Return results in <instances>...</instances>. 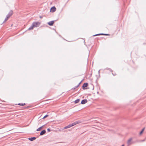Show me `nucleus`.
<instances>
[{
    "label": "nucleus",
    "instance_id": "nucleus-1",
    "mask_svg": "<svg viewBox=\"0 0 146 146\" xmlns=\"http://www.w3.org/2000/svg\"><path fill=\"white\" fill-rule=\"evenodd\" d=\"M80 122L78 121H76L74 122L69 124L68 125L65 127L64 128H70V127L74 126V125Z\"/></svg>",
    "mask_w": 146,
    "mask_h": 146
},
{
    "label": "nucleus",
    "instance_id": "nucleus-2",
    "mask_svg": "<svg viewBox=\"0 0 146 146\" xmlns=\"http://www.w3.org/2000/svg\"><path fill=\"white\" fill-rule=\"evenodd\" d=\"M40 23L39 22H33L32 24L34 27H38L40 25Z\"/></svg>",
    "mask_w": 146,
    "mask_h": 146
},
{
    "label": "nucleus",
    "instance_id": "nucleus-3",
    "mask_svg": "<svg viewBox=\"0 0 146 146\" xmlns=\"http://www.w3.org/2000/svg\"><path fill=\"white\" fill-rule=\"evenodd\" d=\"M88 83H84L82 86V88L83 89H85V87H87L88 86Z\"/></svg>",
    "mask_w": 146,
    "mask_h": 146
},
{
    "label": "nucleus",
    "instance_id": "nucleus-4",
    "mask_svg": "<svg viewBox=\"0 0 146 146\" xmlns=\"http://www.w3.org/2000/svg\"><path fill=\"white\" fill-rule=\"evenodd\" d=\"M88 102V100L86 99H84L82 100L81 102V104H84L87 103Z\"/></svg>",
    "mask_w": 146,
    "mask_h": 146
},
{
    "label": "nucleus",
    "instance_id": "nucleus-5",
    "mask_svg": "<svg viewBox=\"0 0 146 146\" xmlns=\"http://www.w3.org/2000/svg\"><path fill=\"white\" fill-rule=\"evenodd\" d=\"M56 10V8L54 7H52L50 9V11L52 12H53Z\"/></svg>",
    "mask_w": 146,
    "mask_h": 146
},
{
    "label": "nucleus",
    "instance_id": "nucleus-6",
    "mask_svg": "<svg viewBox=\"0 0 146 146\" xmlns=\"http://www.w3.org/2000/svg\"><path fill=\"white\" fill-rule=\"evenodd\" d=\"M54 21H50L48 23V24L50 26H52L54 24Z\"/></svg>",
    "mask_w": 146,
    "mask_h": 146
},
{
    "label": "nucleus",
    "instance_id": "nucleus-7",
    "mask_svg": "<svg viewBox=\"0 0 146 146\" xmlns=\"http://www.w3.org/2000/svg\"><path fill=\"white\" fill-rule=\"evenodd\" d=\"M13 14V11H11L9 12V14L7 16L9 17H10Z\"/></svg>",
    "mask_w": 146,
    "mask_h": 146
},
{
    "label": "nucleus",
    "instance_id": "nucleus-8",
    "mask_svg": "<svg viewBox=\"0 0 146 146\" xmlns=\"http://www.w3.org/2000/svg\"><path fill=\"white\" fill-rule=\"evenodd\" d=\"M45 133H46V131L45 130H43L40 133V135H44V134Z\"/></svg>",
    "mask_w": 146,
    "mask_h": 146
},
{
    "label": "nucleus",
    "instance_id": "nucleus-9",
    "mask_svg": "<svg viewBox=\"0 0 146 146\" xmlns=\"http://www.w3.org/2000/svg\"><path fill=\"white\" fill-rule=\"evenodd\" d=\"M29 139L31 141H33L35 140L36 139L35 137H30L29 138Z\"/></svg>",
    "mask_w": 146,
    "mask_h": 146
},
{
    "label": "nucleus",
    "instance_id": "nucleus-10",
    "mask_svg": "<svg viewBox=\"0 0 146 146\" xmlns=\"http://www.w3.org/2000/svg\"><path fill=\"white\" fill-rule=\"evenodd\" d=\"M132 140V138H131L129 139L127 141V144L128 145H129L130 144Z\"/></svg>",
    "mask_w": 146,
    "mask_h": 146
},
{
    "label": "nucleus",
    "instance_id": "nucleus-11",
    "mask_svg": "<svg viewBox=\"0 0 146 146\" xmlns=\"http://www.w3.org/2000/svg\"><path fill=\"white\" fill-rule=\"evenodd\" d=\"M34 27L33 26V25L32 24V25L28 29V30H30L33 29Z\"/></svg>",
    "mask_w": 146,
    "mask_h": 146
},
{
    "label": "nucleus",
    "instance_id": "nucleus-12",
    "mask_svg": "<svg viewBox=\"0 0 146 146\" xmlns=\"http://www.w3.org/2000/svg\"><path fill=\"white\" fill-rule=\"evenodd\" d=\"M80 99H77L76 100H75L74 101V103L75 104H77V103H78V102H79V101H80Z\"/></svg>",
    "mask_w": 146,
    "mask_h": 146
},
{
    "label": "nucleus",
    "instance_id": "nucleus-13",
    "mask_svg": "<svg viewBox=\"0 0 146 146\" xmlns=\"http://www.w3.org/2000/svg\"><path fill=\"white\" fill-rule=\"evenodd\" d=\"M25 103H19L18 105L19 106H23L25 105Z\"/></svg>",
    "mask_w": 146,
    "mask_h": 146
},
{
    "label": "nucleus",
    "instance_id": "nucleus-14",
    "mask_svg": "<svg viewBox=\"0 0 146 146\" xmlns=\"http://www.w3.org/2000/svg\"><path fill=\"white\" fill-rule=\"evenodd\" d=\"M9 18V17L7 16L6 18L5 19L4 21L3 22V23L5 22L6 21H7Z\"/></svg>",
    "mask_w": 146,
    "mask_h": 146
},
{
    "label": "nucleus",
    "instance_id": "nucleus-15",
    "mask_svg": "<svg viewBox=\"0 0 146 146\" xmlns=\"http://www.w3.org/2000/svg\"><path fill=\"white\" fill-rule=\"evenodd\" d=\"M144 129H145V128L143 129L142 130L140 131V132L139 133L140 135H141L142 133L144 131Z\"/></svg>",
    "mask_w": 146,
    "mask_h": 146
},
{
    "label": "nucleus",
    "instance_id": "nucleus-16",
    "mask_svg": "<svg viewBox=\"0 0 146 146\" xmlns=\"http://www.w3.org/2000/svg\"><path fill=\"white\" fill-rule=\"evenodd\" d=\"M101 35H102V33H99V34H96L95 35H93V36H95Z\"/></svg>",
    "mask_w": 146,
    "mask_h": 146
},
{
    "label": "nucleus",
    "instance_id": "nucleus-17",
    "mask_svg": "<svg viewBox=\"0 0 146 146\" xmlns=\"http://www.w3.org/2000/svg\"><path fill=\"white\" fill-rule=\"evenodd\" d=\"M79 86V85L75 86L74 88H73L72 89L74 90Z\"/></svg>",
    "mask_w": 146,
    "mask_h": 146
},
{
    "label": "nucleus",
    "instance_id": "nucleus-18",
    "mask_svg": "<svg viewBox=\"0 0 146 146\" xmlns=\"http://www.w3.org/2000/svg\"><path fill=\"white\" fill-rule=\"evenodd\" d=\"M48 116V115H45L43 117V119H45Z\"/></svg>",
    "mask_w": 146,
    "mask_h": 146
},
{
    "label": "nucleus",
    "instance_id": "nucleus-19",
    "mask_svg": "<svg viewBox=\"0 0 146 146\" xmlns=\"http://www.w3.org/2000/svg\"><path fill=\"white\" fill-rule=\"evenodd\" d=\"M53 131L52 130H51L50 128H48L47 129V131L48 132H49L51 131Z\"/></svg>",
    "mask_w": 146,
    "mask_h": 146
},
{
    "label": "nucleus",
    "instance_id": "nucleus-20",
    "mask_svg": "<svg viewBox=\"0 0 146 146\" xmlns=\"http://www.w3.org/2000/svg\"><path fill=\"white\" fill-rule=\"evenodd\" d=\"M102 35L108 36L109 35V34H107L102 33Z\"/></svg>",
    "mask_w": 146,
    "mask_h": 146
},
{
    "label": "nucleus",
    "instance_id": "nucleus-21",
    "mask_svg": "<svg viewBox=\"0 0 146 146\" xmlns=\"http://www.w3.org/2000/svg\"><path fill=\"white\" fill-rule=\"evenodd\" d=\"M42 128H38L37 130H36V131H40Z\"/></svg>",
    "mask_w": 146,
    "mask_h": 146
},
{
    "label": "nucleus",
    "instance_id": "nucleus-22",
    "mask_svg": "<svg viewBox=\"0 0 146 146\" xmlns=\"http://www.w3.org/2000/svg\"><path fill=\"white\" fill-rule=\"evenodd\" d=\"M146 139V137L145 138V139H143V140L141 141L142 142H143V141H145V139Z\"/></svg>",
    "mask_w": 146,
    "mask_h": 146
},
{
    "label": "nucleus",
    "instance_id": "nucleus-23",
    "mask_svg": "<svg viewBox=\"0 0 146 146\" xmlns=\"http://www.w3.org/2000/svg\"><path fill=\"white\" fill-rule=\"evenodd\" d=\"M81 82H82V81H81L80 83H79V84L78 85H79V86L80 85V84L81 83Z\"/></svg>",
    "mask_w": 146,
    "mask_h": 146
},
{
    "label": "nucleus",
    "instance_id": "nucleus-24",
    "mask_svg": "<svg viewBox=\"0 0 146 146\" xmlns=\"http://www.w3.org/2000/svg\"><path fill=\"white\" fill-rule=\"evenodd\" d=\"M43 126H41L39 128H42V127H43Z\"/></svg>",
    "mask_w": 146,
    "mask_h": 146
},
{
    "label": "nucleus",
    "instance_id": "nucleus-25",
    "mask_svg": "<svg viewBox=\"0 0 146 146\" xmlns=\"http://www.w3.org/2000/svg\"><path fill=\"white\" fill-rule=\"evenodd\" d=\"M100 70H99V71H98V74H99L100 73Z\"/></svg>",
    "mask_w": 146,
    "mask_h": 146
},
{
    "label": "nucleus",
    "instance_id": "nucleus-26",
    "mask_svg": "<svg viewBox=\"0 0 146 146\" xmlns=\"http://www.w3.org/2000/svg\"><path fill=\"white\" fill-rule=\"evenodd\" d=\"M112 74L113 75V76H115V74H114L113 73H112Z\"/></svg>",
    "mask_w": 146,
    "mask_h": 146
},
{
    "label": "nucleus",
    "instance_id": "nucleus-27",
    "mask_svg": "<svg viewBox=\"0 0 146 146\" xmlns=\"http://www.w3.org/2000/svg\"><path fill=\"white\" fill-rule=\"evenodd\" d=\"M121 146H124V145H123Z\"/></svg>",
    "mask_w": 146,
    "mask_h": 146
}]
</instances>
